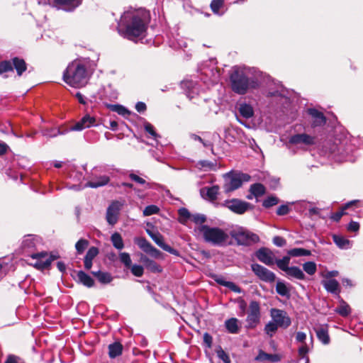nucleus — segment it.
Returning a JSON list of instances; mask_svg holds the SVG:
<instances>
[{"mask_svg": "<svg viewBox=\"0 0 363 363\" xmlns=\"http://www.w3.org/2000/svg\"><path fill=\"white\" fill-rule=\"evenodd\" d=\"M150 15L145 9H130L121 16L118 23L119 34L128 40L143 38L147 28Z\"/></svg>", "mask_w": 363, "mask_h": 363, "instance_id": "1", "label": "nucleus"}, {"mask_svg": "<svg viewBox=\"0 0 363 363\" xmlns=\"http://www.w3.org/2000/svg\"><path fill=\"white\" fill-rule=\"evenodd\" d=\"M64 81L71 86L79 88L86 84L88 74L86 67L79 60L69 63L63 73Z\"/></svg>", "mask_w": 363, "mask_h": 363, "instance_id": "2", "label": "nucleus"}, {"mask_svg": "<svg viewBox=\"0 0 363 363\" xmlns=\"http://www.w3.org/2000/svg\"><path fill=\"white\" fill-rule=\"evenodd\" d=\"M202 235L203 240L213 246L224 247L229 242L228 234L218 227H211L208 225H199L194 230Z\"/></svg>", "mask_w": 363, "mask_h": 363, "instance_id": "3", "label": "nucleus"}, {"mask_svg": "<svg viewBox=\"0 0 363 363\" xmlns=\"http://www.w3.org/2000/svg\"><path fill=\"white\" fill-rule=\"evenodd\" d=\"M232 90L238 94H245L250 89L259 86V82L255 77H248L242 69L235 68L230 74Z\"/></svg>", "mask_w": 363, "mask_h": 363, "instance_id": "4", "label": "nucleus"}, {"mask_svg": "<svg viewBox=\"0 0 363 363\" xmlns=\"http://www.w3.org/2000/svg\"><path fill=\"white\" fill-rule=\"evenodd\" d=\"M223 189L225 193H230L241 187L244 182H249L250 176L240 172L230 171L223 175Z\"/></svg>", "mask_w": 363, "mask_h": 363, "instance_id": "5", "label": "nucleus"}, {"mask_svg": "<svg viewBox=\"0 0 363 363\" xmlns=\"http://www.w3.org/2000/svg\"><path fill=\"white\" fill-rule=\"evenodd\" d=\"M230 235L239 245L249 246L259 241V238L257 234L242 227L233 229L230 230Z\"/></svg>", "mask_w": 363, "mask_h": 363, "instance_id": "6", "label": "nucleus"}, {"mask_svg": "<svg viewBox=\"0 0 363 363\" xmlns=\"http://www.w3.org/2000/svg\"><path fill=\"white\" fill-rule=\"evenodd\" d=\"M291 258L288 256H284L283 258L276 259L277 266L289 277L294 278L298 280H303L306 276L303 271L298 267H289Z\"/></svg>", "mask_w": 363, "mask_h": 363, "instance_id": "7", "label": "nucleus"}, {"mask_svg": "<svg viewBox=\"0 0 363 363\" xmlns=\"http://www.w3.org/2000/svg\"><path fill=\"white\" fill-rule=\"evenodd\" d=\"M223 206L232 212L240 215L245 213L249 210L253 209V206L251 203L238 199L226 200Z\"/></svg>", "mask_w": 363, "mask_h": 363, "instance_id": "8", "label": "nucleus"}, {"mask_svg": "<svg viewBox=\"0 0 363 363\" xmlns=\"http://www.w3.org/2000/svg\"><path fill=\"white\" fill-rule=\"evenodd\" d=\"M260 320V306L259 303L256 301H252L250 303L249 311L247 316V327L254 328L259 323Z\"/></svg>", "mask_w": 363, "mask_h": 363, "instance_id": "9", "label": "nucleus"}, {"mask_svg": "<svg viewBox=\"0 0 363 363\" xmlns=\"http://www.w3.org/2000/svg\"><path fill=\"white\" fill-rule=\"evenodd\" d=\"M251 269L262 281L272 283L276 279V275L274 272L259 264H252Z\"/></svg>", "mask_w": 363, "mask_h": 363, "instance_id": "10", "label": "nucleus"}, {"mask_svg": "<svg viewBox=\"0 0 363 363\" xmlns=\"http://www.w3.org/2000/svg\"><path fill=\"white\" fill-rule=\"evenodd\" d=\"M135 243L145 253L148 254L151 257L158 259L160 258L162 252L155 248L148 242L145 238H135Z\"/></svg>", "mask_w": 363, "mask_h": 363, "instance_id": "11", "label": "nucleus"}, {"mask_svg": "<svg viewBox=\"0 0 363 363\" xmlns=\"http://www.w3.org/2000/svg\"><path fill=\"white\" fill-rule=\"evenodd\" d=\"M271 317L279 327L286 328L291 323V318L287 315L286 311L277 308H272L270 311Z\"/></svg>", "mask_w": 363, "mask_h": 363, "instance_id": "12", "label": "nucleus"}, {"mask_svg": "<svg viewBox=\"0 0 363 363\" xmlns=\"http://www.w3.org/2000/svg\"><path fill=\"white\" fill-rule=\"evenodd\" d=\"M122 206L123 203L121 202L115 201L108 207L106 211V220L110 225H113L117 223Z\"/></svg>", "mask_w": 363, "mask_h": 363, "instance_id": "13", "label": "nucleus"}, {"mask_svg": "<svg viewBox=\"0 0 363 363\" xmlns=\"http://www.w3.org/2000/svg\"><path fill=\"white\" fill-rule=\"evenodd\" d=\"M31 258L37 259L34 266L40 269L48 268L55 257H48L46 252L34 253L30 255Z\"/></svg>", "mask_w": 363, "mask_h": 363, "instance_id": "14", "label": "nucleus"}, {"mask_svg": "<svg viewBox=\"0 0 363 363\" xmlns=\"http://www.w3.org/2000/svg\"><path fill=\"white\" fill-rule=\"evenodd\" d=\"M257 258L267 266H272L276 262L274 253L266 247L259 249L256 253Z\"/></svg>", "mask_w": 363, "mask_h": 363, "instance_id": "15", "label": "nucleus"}, {"mask_svg": "<svg viewBox=\"0 0 363 363\" xmlns=\"http://www.w3.org/2000/svg\"><path fill=\"white\" fill-rule=\"evenodd\" d=\"M147 233L150 236V238L154 240V242L162 250L172 255H178L177 250H174V248H172V247H170L169 245L166 244L164 242L163 236L160 233H153L149 230H147Z\"/></svg>", "mask_w": 363, "mask_h": 363, "instance_id": "16", "label": "nucleus"}, {"mask_svg": "<svg viewBox=\"0 0 363 363\" xmlns=\"http://www.w3.org/2000/svg\"><path fill=\"white\" fill-rule=\"evenodd\" d=\"M289 143L292 145H311L315 143V138L306 133L295 134L289 138Z\"/></svg>", "mask_w": 363, "mask_h": 363, "instance_id": "17", "label": "nucleus"}, {"mask_svg": "<svg viewBox=\"0 0 363 363\" xmlns=\"http://www.w3.org/2000/svg\"><path fill=\"white\" fill-rule=\"evenodd\" d=\"M96 125L97 123L96 118L86 114L80 121L76 123L75 125L72 126L70 128V130L74 131H80L82 130L83 129Z\"/></svg>", "mask_w": 363, "mask_h": 363, "instance_id": "18", "label": "nucleus"}, {"mask_svg": "<svg viewBox=\"0 0 363 363\" xmlns=\"http://www.w3.org/2000/svg\"><path fill=\"white\" fill-rule=\"evenodd\" d=\"M82 0H54L58 9L66 11H72L82 4Z\"/></svg>", "mask_w": 363, "mask_h": 363, "instance_id": "19", "label": "nucleus"}, {"mask_svg": "<svg viewBox=\"0 0 363 363\" xmlns=\"http://www.w3.org/2000/svg\"><path fill=\"white\" fill-rule=\"evenodd\" d=\"M219 192V186L214 185L211 187H203L201 189L200 194L201 196L206 200L214 201L217 199Z\"/></svg>", "mask_w": 363, "mask_h": 363, "instance_id": "20", "label": "nucleus"}, {"mask_svg": "<svg viewBox=\"0 0 363 363\" xmlns=\"http://www.w3.org/2000/svg\"><path fill=\"white\" fill-rule=\"evenodd\" d=\"M140 261L144 264L145 267L153 273H160L162 271V267L154 260L150 259L145 255H141Z\"/></svg>", "mask_w": 363, "mask_h": 363, "instance_id": "21", "label": "nucleus"}, {"mask_svg": "<svg viewBox=\"0 0 363 363\" xmlns=\"http://www.w3.org/2000/svg\"><path fill=\"white\" fill-rule=\"evenodd\" d=\"M13 67V70L16 69L17 75L21 77L23 73L27 69V65L25 60L22 58L15 57L10 60Z\"/></svg>", "mask_w": 363, "mask_h": 363, "instance_id": "22", "label": "nucleus"}, {"mask_svg": "<svg viewBox=\"0 0 363 363\" xmlns=\"http://www.w3.org/2000/svg\"><path fill=\"white\" fill-rule=\"evenodd\" d=\"M255 360L257 362H277L281 360V357L279 354H268L265 352L260 350L257 356L255 358Z\"/></svg>", "mask_w": 363, "mask_h": 363, "instance_id": "23", "label": "nucleus"}, {"mask_svg": "<svg viewBox=\"0 0 363 363\" xmlns=\"http://www.w3.org/2000/svg\"><path fill=\"white\" fill-rule=\"evenodd\" d=\"M322 284L325 289L329 293L338 294L340 292V284L335 279L324 280Z\"/></svg>", "mask_w": 363, "mask_h": 363, "instance_id": "24", "label": "nucleus"}, {"mask_svg": "<svg viewBox=\"0 0 363 363\" xmlns=\"http://www.w3.org/2000/svg\"><path fill=\"white\" fill-rule=\"evenodd\" d=\"M308 112L314 118L313 121V126H320L325 123L326 118L323 113L315 108H309Z\"/></svg>", "mask_w": 363, "mask_h": 363, "instance_id": "25", "label": "nucleus"}, {"mask_svg": "<svg viewBox=\"0 0 363 363\" xmlns=\"http://www.w3.org/2000/svg\"><path fill=\"white\" fill-rule=\"evenodd\" d=\"M225 327L228 333L238 334L240 332V325L238 319L231 318L225 321Z\"/></svg>", "mask_w": 363, "mask_h": 363, "instance_id": "26", "label": "nucleus"}, {"mask_svg": "<svg viewBox=\"0 0 363 363\" xmlns=\"http://www.w3.org/2000/svg\"><path fill=\"white\" fill-rule=\"evenodd\" d=\"M110 179L108 176L104 175L96 178V180L89 181L84 185V187L98 188L106 185Z\"/></svg>", "mask_w": 363, "mask_h": 363, "instance_id": "27", "label": "nucleus"}, {"mask_svg": "<svg viewBox=\"0 0 363 363\" xmlns=\"http://www.w3.org/2000/svg\"><path fill=\"white\" fill-rule=\"evenodd\" d=\"M315 333L318 340L324 345H328L330 342V337L327 326L321 325L315 329Z\"/></svg>", "mask_w": 363, "mask_h": 363, "instance_id": "28", "label": "nucleus"}, {"mask_svg": "<svg viewBox=\"0 0 363 363\" xmlns=\"http://www.w3.org/2000/svg\"><path fill=\"white\" fill-rule=\"evenodd\" d=\"M79 281L86 287H92L94 285V280L83 271H79L77 274Z\"/></svg>", "mask_w": 363, "mask_h": 363, "instance_id": "29", "label": "nucleus"}, {"mask_svg": "<svg viewBox=\"0 0 363 363\" xmlns=\"http://www.w3.org/2000/svg\"><path fill=\"white\" fill-rule=\"evenodd\" d=\"M238 112L245 118H250L254 115V110L251 105L242 103L239 105Z\"/></svg>", "mask_w": 363, "mask_h": 363, "instance_id": "30", "label": "nucleus"}, {"mask_svg": "<svg viewBox=\"0 0 363 363\" xmlns=\"http://www.w3.org/2000/svg\"><path fill=\"white\" fill-rule=\"evenodd\" d=\"M91 274L97 278L99 281L103 284H107L112 281L113 277L111 274L106 272H91Z\"/></svg>", "mask_w": 363, "mask_h": 363, "instance_id": "31", "label": "nucleus"}, {"mask_svg": "<svg viewBox=\"0 0 363 363\" xmlns=\"http://www.w3.org/2000/svg\"><path fill=\"white\" fill-rule=\"evenodd\" d=\"M40 242L39 239L36 236L26 235L23 240L22 245L23 248L33 249Z\"/></svg>", "mask_w": 363, "mask_h": 363, "instance_id": "32", "label": "nucleus"}, {"mask_svg": "<svg viewBox=\"0 0 363 363\" xmlns=\"http://www.w3.org/2000/svg\"><path fill=\"white\" fill-rule=\"evenodd\" d=\"M333 242L341 249H349L351 247L350 241L343 236L333 235Z\"/></svg>", "mask_w": 363, "mask_h": 363, "instance_id": "33", "label": "nucleus"}, {"mask_svg": "<svg viewBox=\"0 0 363 363\" xmlns=\"http://www.w3.org/2000/svg\"><path fill=\"white\" fill-rule=\"evenodd\" d=\"M123 346L119 342H114L108 346V354L111 358H115L121 354Z\"/></svg>", "mask_w": 363, "mask_h": 363, "instance_id": "34", "label": "nucleus"}, {"mask_svg": "<svg viewBox=\"0 0 363 363\" xmlns=\"http://www.w3.org/2000/svg\"><path fill=\"white\" fill-rule=\"evenodd\" d=\"M288 257H306L310 256L311 252L303 248H293L287 251Z\"/></svg>", "mask_w": 363, "mask_h": 363, "instance_id": "35", "label": "nucleus"}, {"mask_svg": "<svg viewBox=\"0 0 363 363\" xmlns=\"http://www.w3.org/2000/svg\"><path fill=\"white\" fill-rule=\"evenodd\" d=\"M265 190L264 186L260 183L252 184L250 187V192L255 197L262 196L265 194Z\"/></svg>", "mask_w": 363, "mask_h": 363, "instance_id": "36", "label": "nucleus"}, {"mask_svg": "<svg viewBox=\"0 0 363 363\" xmlns=\"http://www.w3.org/2000/svg\"><path fill=\"white\" fill-rule=\"evenodd\" d=\"M113 245L118 250H122L124 247L121 235L118 233H114L111 237Z\"/></svg>", "mask_w": 363, "mask_h": 363, "instance_id": "37", "label": "nucleus"}, {"mask_svg": "<svg viewBox=\"0 0 363 363\" xmlns=\"http://www.w3.org/2000/svg\"><path fill=\"white\" fill-rule=\"evenodd\" d=\"M335 311L343 317L347 316L351 313L350 306L342 301L340 305L335 309Z\"/></svg>", "mask_w": 363, "mask_h": 363, "instance_id": "38", "label": "nucleus"}, {"mask_svg": "<svg viewBox=\"0 0 363 363\" xmlns=\"http://www.w3.org/2000/svg\"><path fill=\"white\" fill-rule=\"evenodd\" d=\"M182 84L184 88H187L189 89L186 93L187 97H189L190 99H193L194 96L191 95V93H194L198 90V89L194 86L195 83L193 81H184L182 82Z\"/></svg>", "mask_w": 363, "mask_h": 363, "instance_id": "39", "label": "nucleus"}, {"mask_svg": "<svg viewBox=\"0 0 363 363\" xmlns=\"http://www.w3.org/2000/svg\"><path fill=\"white\" fill-rule=\"evenodd\" d=\"M276 291L278 294L281 296H289V290L286 286V284L282 281H277L276 285Z\"/></svg>", "mask_w": 363, "mask_h": 363, "instance_id": "40", "label": "nucleus"}, {"mask_svg": "<svg viewBox=\"0 0 363 363\" xmlns=\"http://www.w3.org/2000/svg\"><path fill=\"white\" fill-rule=\"evenodd\" d=\"M303 269L308 274L313 275L317 271L316 264L314 262H305Z\"/></svg>", "mask_w": 363, "mask_h": 363, "instance_id": "41", "label": "nucleus"}, {"mask_svg": "<svg viewBox=\"0 0 363 363\" xmlns=\"http://www.w3.org/2000/svg\"><path fill=\"white\" fill-rule=\"evenodd\" d=\"M12 71L13 67L10 60L0 62V74H3L4 73Z\"/></svg>", "mask_w": 363, "mask_h": 363, "instance_id": "42", "label": "nucleus"}, {"mask_svg": "<svg viewBox=\"0 0 363 363\" xmlns=\"http://www.w3.org/2000/svg\"><path fill=\"white\" fill-rule=\"evenodd\" d=\"M278 325L274 321L269 322L264 327L265 333L269 336H272L273 334L277 330Z\"/></svg>", "mask_w": 363, "mask_h": 363, "instance_id": "43", "label": "nucleus"}, {"mask_svg": "<svg viewBox=\"0 0 363 363\" xmlns=\"http://www.w3.org/2000/svg\"><path fill=\"white\" fill-rule=\"evenodd\" d=\"M179 215L180 216V223H184L187 220L191 219V214L185 208H182L179 210Z\"/></svg>", "mask_w": 363, "mask_h": 363, "instance_id": "44", "label": "nucleus"}, {"mask_svg": "<svg viewBox=\"0 0 363 363\" xmlns=\"http://www.w3.org/2000/svg\"><path fill=\"white\" fill-rule=\"evenodd\" d=\"M120 261L128 268L131 266V259L130 255L127 252H121L119 254Z\"/></svg>", "mask_w": 363, "mask_h": 363, "instance_id": "45", "label": "nucleus"}, {"mask_svg": "<svg viewBox=\"0 0 363 363\" xmlns=\"http://www.w3.org/2000/svg\"><path fill=\"white\" fill-rule=\"evenodd\" d=\"M160 208L155 205H150L145 208L143 211L144 216H149L151 215L156 214L159 212Z\"/></svg>", "mask_w": 363, "mask_h": 363, "instance_id": "46", "label": "nucleus"}, {"mask_svg": "<svg viewBox=\"0 0 363 363\" xmlns=\"http://www.w3.org/2000/svg\"><path fill=\"white\" fill-rule=\"evenodd\" d=\"M144 128L145 131L148 133L153 139L157 140L158 138H160V136L155 130L153 125L150 123L146 122L144 124Z\"/></svg>", "mask_w": 363, "mask_h": 363, "instance_id": "47", "label": "nucleus"}, {"mask_svg": "<svg viewBox=\"0 0 363 363\" xmlns=\"http://www.w3.org/2000/svg\"><path fill=\"white\" fill-rule=\"evenodd\" d=\"M279 203V199L276 196H269L263 201V206L265 208H270L277 205Z\"/></svg>", "mask_w": 363, "mask_h": 363, "instance_id": "48", "label": "nucleus"}, {"mask_svg": "<svg viewBox=\"0 0 363 363\" xmlns=\"http://www.w3.org/2000/svg\"><path fill=\"white\" fill-rule=\"evenodd\" d=\"M89 242L84 239H80L75 245L76 250L79 254H82L87 247Z\"/></svg>", "mask_w": 363, "mask_h": 363, "instance_id": "49", "label": "nucleus"}, {"mask_svg": "<svg viewBox=\"0 0 363 363\" xmlns=\"http://www.w3.org/2000/svg\"><path fill=\"white\" fill-rule=\"evenodd\" d=\"M192 221H194L196 224L204 225L203 223L206 220V218L203 214L196 213V214H191V219Z\"/></svg>", "mask_w": 363, "mask_h": 363, "instance_id": "50", "label": "nucleus"}, {"mask_svg": "<svg viewBox=\"0 0 363 363\" xmlns=\"http://www.w3.org/2000/svg\"><path fill=\"white\" fill-rule=\"evenodd\" d=\"M355 202H356L355 201H351V202L348 203L347 204H346L345 207L343 209L333 213L331 216V218L335 221H339L340 220V218H342V216L345 214V212H344L345 209H346L350 205L354 203Z\"/></svg>", "mask_w": 363, "mask_h": 363, "instance_id": "51", "label": "nucleus"}, {"mask_svg": "<svg viewBox=\"0 0 363 363\" xmlns=\"http://www.w3.org/2000/svg\"><path fill=\"white\" fill-rule=\"evenodd\" d=\"M130 270L133 275L138 277H140L143 276L144 272V269L142 266L138 264H133L130 266Z\"/></svg>", "mask_w": 363, "mask_h": 363, "instance_id": "52", "label": "nucleus"}, {"mask_svg": "<svg viewBox=\"0 0 363 363\" xmlns=\"http://www.w3.org/2000/svg\"><path fill=\"white\" fill-rule=\"evenodd\" d=\"M99 254L98 248L95 247H91L87 251L84 258L86 259L93 260Z\"/></svg>", "mask_w": 363, "mask_h": 363, "instance_id": "53", "label": "nucleus"}, {"mask_svg": "<svg viewBox=\"0 0 363 363\" xmlns=\"http://www.w3.org/2000/svg\"><path fill=\"white\" fill-rule=\"evenodd\" d=\"M223 0H213L211 3V10L214 13H218L219 11V9L223 6Z\"/></svg>", "mask_w": 363, "mask_h": 363, "instance_id": "54", "label": "nucleus"}, {"mask_svg": "<svg viewBox=\"0 0 363 363\" xmlns=\"http://www.w3.org/2000/svg\"><path fill=\"white\" fill-rule=\"evenodd\" d=\"M111 107L112 111L117 112L118 114L121 116H125L127 114H129V111L121 105H112L111 106Z\"/></svg>", "mask_w": 363, "mask_h": 363, "instance_id": "55", "label": "nucleus"}, {"mask_svg": "<svg viewBox=\"0 0 363 363\" xmlns=\"http://www.w3.org/2000/svg\"><path fill=\"white\" fill-rule=\"evenodd\" d=\"M216 353L218 357L224 363H230V359L228 354L222 348L218 350Z\"/></svg>", "mask_w": 363, "mask_h": 363, "instance_id": "56", "label": "nucleus"}, {"mask_svg": "<svg viewBox=\"0 0 363 363\" xmlns=\"http://www.w3.org/2000/svg\"><path fill=\"white\" fill-rule=\"evenodd\" d=\"M308 207V216L312 217L313 216H320V209L316 207H311L310 203L304 202V207Z\"/></svg>", "mask_w": 363, "mask_h": 363, "instance_id": "57", "label": "nucleus"}, {"mask_svg": "<svg viewBox=\"0 0 363 363\" xmlns=\"http://www.w3.org/2000/svg\"><path fill=\"white\" fill-rule=\"evenodd\" d=\"M222 284H223V286L228 288L232 291L238 294H240L242 292V289L232 281L223 282Z\"/></svg>", "mask_w": 363, "mask_h": 363, "instance_id": "58", "label": "nucleus"}, {"mask_svg": "<svg viewBox=\"0 0 363 363\" xmlns=\"http://www.w3.org/2000/svg\"><path fill=\"white\" fill-rule=\"evenodd\" d=\"M289 212V208L287 205H281L277 210V213L279 216L286 215Z\"/></svg>", "mask_w": 363, "mask_h": 363, "instance_id": "59", "label": "nucleus"}, {"mask_svg": "<svg viewBox=\"0 0 363 363\" xmlns=\"http://www.w3.org/2000/svg\"><path fill=\"white\" fill-rule=\"evenodd\" d=\"M273 243L278 246V247H282L284 245H285L286 244V240L284 238H283L282 237H280V236H275L274 238H273Z\"/></svg>", "mask_w": 363, "mask_h": 363, "instance_id": "60", "label": "nucleus"}, {"mask_svg": "<svg viewBox=\"0 0 363 363\" xmlns=\"http://www.w3.org/2000/svg\"><path fill=\"white\" fill-rule=\"evenodd\" d=\"M298 354L301 356L302 358H305L306 356V354L308 352V347L306 345V344H303L299 348H298Z\"/></svg>", "mask_w": 363, "mask_h": 363, "instance_id": "61", "label": "nucleus"}, {"mask_svg": "<svg viewBox=\"0 0 363 363\" xmlns=\"http://www.w3.org/2000/svg\"><path fill=\"white\" fill-rule=\"evenodd\" d=\"M129 177L131 179V180L140 184H145V180L143 179L142 177H140L139 176L132 173L129 175Z\"/></svg>", "mask_w": 363, "mask_h": 363, "instance_id": "62", "label": "nucleus"}, {"mask_svg": "<svg viewBox=\"0 0 363 363\" xmlns=\"http://www.w3.org/2000/svg\"><path fill=\"white\" fill-rule=\"evenodd\" d=\"M359 229V224L357 222L351 221L348 226L347 230L352 232H357Z\"/></svg>", "mask_w": 363, "mask_h": 363, "instance_id": "63", "label": "nucleus"}, {"mask_svg": "<svg viewBox=\"0 0 363 363\" xmlns=\"http://www.w3.org/2000/svg\"><path fill=\"white\" fill-rule=\"evenodd\" d=\"M306 334L303 332H298L296 335V340L297 342L306 344Z\"/></svg>", "mask_w": 363, "mask_h": 363, "instance_id": "64", "label": "nucleus"}]
</instances>
